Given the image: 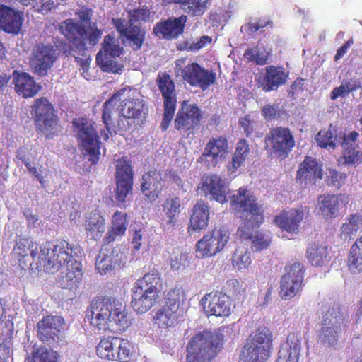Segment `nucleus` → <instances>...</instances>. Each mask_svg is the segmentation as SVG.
I'll list each match as a JSON object with an SVG mask.
<instances>
[{
  "mask_svg": "<svg viewBox=\"0 0 362 362\" xmlns=\"http://www.w3.org/2000/svg\"><path fill=\"white\" fill-rule=\"evenodd\" d=\"M204 313L207 316L227 317L231 313L229 296L221 291H211L201 300Z\"/></svg>",
  "mask_w": 362,
  "mask_h": 362,
  "instance_id": "nucleus-25",
  "label": "nucleus"
},
{
  "mask_svg": "<svg viewBox=\"0 0 362 362\" xmlns=\"http://www.w3.org/2000/svg\"><path fill=\"white\" fill-rule=\"evenodd\" d=\"M240 239L250 240L251 248L255 252H260L269 247L272 243V237L259 230L249 231L247 235H238Z\"/></svg>",
  "mask_w": 362,
  "mask_h": 362,
  "instance_id": "nucleus-49",
  "label": "nucleus"
},
{
  "mask_svg": "<svg viewBox=\"0 0 362 362\" xmlns=\"http://www.w3.org/2000/svg\"><path fill=\"white\" fill-rule=\"evenodd\" d=\"M346 175L337 171L336 170H329L327 175L328 185L337 186L338 187L344 182Z\"/></svg>",
  "mask_w": 362,
  "mask_h": 362,
  "instance_id": "nucleus-58",
  "label": "nucleus"
},
{
  "mask_svg": "<svg viewBox=\"0 0 362 362\" xmlns=\"http://www.w3.org/2000/svg\"><path fill=\"white\" fill-rule=\"evenodd\" d=\"M30 154V150L25 146H22L18 148L16 152V157L21 160L24 165L29 162V156Z\"/></svg>",
  "mask_w": 362,
  "mask_h": 362,
  "instance_id": "nucleus-63",
  "label": "nucleus"
},
{
  "mask_svg": "<svg viewBox=\"0 0 362 362\" xmlns=\"http://www.w3.org/2000/svg\"><path fill=\"white\" fill-rule=\"evenodd\" d=\"M347 266L354 274L362 272V235L356 240L350 248Z\"/></svg>",
  "mask_w": 362,
  "mask_h": 362,
  "instance_id": "nucleus-48",
  "label": "nucleus"
},
{
  "mask_svg": "<svg viewBox=\"0 0 362 362\" xmlns=\"http://www.w3.org/2000/svg\"><path fill=\"white\" fill-rule=\"evenodd\" d=\"M66 267V274L59 278L57 283L62 288L72 290L77 288L82 281V264L80 262L75 261Z\"/></svg>",
  "mask_w": 362,
  "mask_h": 362,
  "instance_id": "nucleus-40",
  "label": "nucleus"
},
{
  "mask_svg": "<svg viewBox=\"0 0 362 362\" xmlns=\"http://www.w3.org/2000/svg\"><path fill=\"white\" fill-rule=\"evenodd\" d=\"M25 362H59V354L45 346L30 344L24 346Z\"/></svg>",
  "mask_w": 362,
  "mask_h": 362,
  "instance_id": "nucleus-36",
  "label": "nucleus"
},
{
  "mask_svg": "<svg viewBox=\"0 0 362 362\" xmlns=\"http://www.w3.org/2000/svg\"><path fill=\"white\" fill-rule=\"evenodd\" d=\"M223 341V334L217 332H199L187 345L186 362H211L219 351Z\"/></svg>",
  "mask_w": 362,
  "mask_h": 362,
  "instance_id": "nucleus-8",
  "label": "nucleus"
},
{
  "mask_svg": "<svg viewBox=\"0 0 362 362\" xmlns=\"http://www.w3.org/2000/svg\"><path fill=\"white\" fill-rule=\"evenodd\" d=\"M72 124L83 158L87 159L91 165H95L101 154V142L95 122L85 117H78L74 119Z\"/></svg>",
  "mask_w": 362,
  "mask_h": 362,
  "instance_id": "nucleus-7",
  "label": "nucleus"
},
{
  "mask_svg": "<svg viewBox=\"0 0 362 362\" xmlns=\"http://www.w3.org/2000/svg\"><path fill=\"white\" fill-rule=\"evenodd\" d=\"M228 228L223 225L215 226L204 235L195 246L197 257L204 259L212 257L223 250L230 239Z\"/></svg>",
  "mask_w": 362,
  "mask_h": 362,
  "instance_id": "nucleus-13",
  "label": "nucleus"
},
{
  "mask_svg": "<svg viewBox=\"0 0 362 362\" xmlns=\"http://www.w3.org/2000/svg\"><path fill=\"white\" fill-rule=\"evenodd\" d=\"M303 264L295 262L282 276L279 291L282 299H291L300 290L303 281Z\"/></svg>",
  "mask_w": 362,
  "mask_h": 362,
  "instance_id": "nucleus-27",
  "label": "nucleus"
},
{
  "mask_svg": "<svg viewBox=\"0 0 362 362\" xmlns=\"http://www.w3.org/2000/svg\"><path fill=\"white\" fill-rule=\"evenodd\" d=\"M205 196L210 195V199L220 203L227 201L228 187L225 180L216 174H211L203 180L202 187Z\"/></svg>",
  "mask_w": 362,
  "mask_h": 362,
  "instance_id": "nucleus-30",
  "label": "nucleus"
},
{
  "mask_svg": "<svg viewBox=\"0 0 362 362\" xmlns=\"http://www.w3.org/2000/svg\"><path fill=\"white\" fill-rule=\"evenodd\" d=\"M167 175V171L155 168L142 175L140 190L148 200L155 201L160 197L164 189Z\"/></svg>",
  "mask_w": 362,
  "mask_h": 362,
  "instance_id": "nucleus-19",
  "label": "nucleus"
},
{
  "mask_svg": "<svg viewBox=\"0 0 362 362\" xmlns=\"http://www.w3.org/2000/svg\"><path fill=\"white\" fill-rule=\"evenodd\" d=\"M128 225L127 214L120 211H115L112 216L111 226L103 238L104 243L110 244L117 238L123 237Z\"/></svg>",
  "mask_w": 362,
  "mask_h": 362,
  "instance_id": "nucleus-39",
  "label": "nucleus"
},
{
  "mask_svg": "<svg viewBox=\"0 0 362 362\" xmlns=\"http://www.w3.org/2000/svg\"><path fill=\"white\" fill-rule=\"evenodd\" d=\"M73 251L74 246L64 240H57L52 246L49 242L43 243L40 245L38 262L35 268L55 273L76 261Z\"/></svg>",
  "mask_w": 362,
  "mask_h": 362,
  "instance_id": "nucleus-6",
  "label": "nucleus"
},
{
  "mask_svg": "<svg viewBox=\"0 0 362 362\" xmlns=\"http://www.w3.org/2000/svg\"><path fill=\"white\" fill-rule=\"evenodd\" d=\"M344 321V317L339 305L334 304L329 308L324 315L320 332L322 342L334 344L337 341V334Z\"/></svg>",
  "mask_w": 362,
  "mask_h": 362,
  "instance_id": "nucleus-21",
  "label": "nucleus"
},
{
  "mask_svg": "<svg viewBox=\"0 0 362 362\" xmlns=\"http://www.w3.org/2000/svg\"><path fill=\"white\" fill-rule=\"evenodd\" d=\"M210 0H172L191 16H201L207 10Z\"/></svg>",
  "mask_w": 362,
  "mask_h": 362,
  "instance_id": "nucleus-50",
  "label": "nucleus"
},
{
  "mask_svg": "<svg viewBox=\"0 0 362 362\" xmlns=\"http://www.w3.org/2000/svg\"><path fill=\"white\" fill-rule=\"evenodd\" d=\"M362 229V215L359 213L350 214L342 224L340 229V237L344 240L353 239L358 231Z\"/></svg>",
  "mask_w": 362,
  "mask_h": 362,
  "instance_id": "nucleus-47",
  "label": "nucleus"
},
{
  "mask_svg": "<svg viewBox=\"0 0 362 362\" xmlns=\"http://www.w3.org/2000/svg\"><path fill=\"white\" fill-rule=\"evenodd\" d=\"M264 74L258 80L259 86L266 92L276 90L284 85L288 77L281 66L269 65L265 69Z\"/></svg>",
  "mask_w": 362,
  "mask_h": 362,
  "instance_id": "nucleus-32",
  "label": "nucleus"
},
{
  "mask_svg": "<svg viewBox=\"0 0 362 362\" xmlns=\"http://www.w3.org/2000/svg\"><path fill=\"white\" fill-rule=\"evenodd\" d=\"M209 207L203 201H198L193 206L189 219L188 230L193 231L204 229L208 226Z\"/></svg>",
  "mask_w": 362,
  "mask_h": 362,
  "instance_id": "nucleus-42",
  "label": "nucleus"
},
{
  "mask_svg": "<svg viewBox=\"0 0 362 362\" xmlns=\"http://www.w3.org/2000/svg\"><path fill=\"white\" fill-rule=\"evenodd\" d=\"M250 153V144L245 139H240L237 144L230 161L227 164L228 174L235 177L238 169L246 160Z\"/></svg>",
  "mask_w": 362,
  "mask_h": 362,
  "instance_id": "nucleus-41",
  "label": "nucleus"
},
{
  "mask_svg": "<svg viewBox=\"0 0 362 362\" xmlns=\"http://www.w3.org/2000/svg\"><path fill=\"white\" fill-rule=\"evenodd\" d=\"M121 262L114 255L112 250L102 247L95 262V268L98 273L103 275L119 267Z\"/></svg>",
  "mask_w": 362,
  "mask_h": 362,
  "instance_id": "nucleus-45",
  "label": "nucleus"
},
{
  "mask_svg": "<svg viewBox=\"0 0 362 362\" xmlns=\"http://www.w3.org/2000/svg\"><path fill=\"white\" fill-rule=\"evenodd\" d=\"M232 264L238 269L247 268L252 263L250 252L245 245H238L232 256Z\"/></svg>",
  "mask_w": 362,
  "mask_h": 362,
  "instance_id": "nucleus-53",
  "label": "nucleus"
},
{
  "mask_svg": "<svg viewBox=\"0 0 362 362\" xmlns=\"http://www.w3.org/2000/svg\"><path fill=\"white\" fill-rule=\"evenodd\" d=\"M229 152V144L226 135L211 137L206 144L204 152L197 161L207 168H214L225 159Z\"/></svg>",
  "mask_w": 362,
  "mask_h": 362,
  "instance_id": "nucleus-18",
  "label": "nucleus"
},
{
  "mask_svg": "<svg viewBox=\"0 0 362 362\" xmlns=\"http://www.w3.org/2000/svg\"><path fill=\"white\" fill-rule=\"evenodd\" d=\"M132 345L125 339L117 337H103L96 346V354L102 359L129 362L132 356Z\"/></svg>",
  "mask_w": 362,
  "mask_h": 362,
  "instance_id": "nucleus-14",
  "label": "nucleus"
},
{
  "mask_svg": "<svg viewBox=\"0 0 362 362\" xmlns=\"http://www.w3.org/2000/svg\"><path fill=\"white\" fill-rule=\"evenodd\" d=\"M322 178V169L319 163L313 157L306 156L299 165L296 180L304 187L315 185L317 180Z\"/></svg>",
  "mask_w": 362,
  "mask_h": 362,
  "instance_id": "nucleus-29",
  "label": "nucleus"
},
{
  "mask_svg": "<svg viewBox=\"0 0 362 362\" xmlns=\"http://www.w3.org/2000/svg\"><path fill=\"white\" fill-rule=\"evenodd\" d=\"M307 257L310 264L315 267H321L329 261L327 246L312 245L307 250Z\"/></svg>",
  "mask_w": 362,
  "mask_h": 362,
  "instance_id": "nucleus-51",
  "label": "nucleus"
},
{
  "mask_svg": "<svg viewBox=\"0 0 362 362\" xmlns=\"http://www.w3.org/2000/svg\"><path fill=\"white\" fill-rule=\"evenodd\" d=\"M354 44L352 38L347 40L342 46H341L337 50L334 57V61H338L341 59L344 54L347 52L349 48Z\"/></svg>",
  "mask_w": 362,
  "mask_h": 362,
  "instance_id": "nucleus-64",
  "label": "nucleus"
},
{
  "mask_svg": "<svg viewBox=\"0 0 362 362\" xmlns=\"http://www.w3.org/2000/svg\"><path fill=\"white\" fill-rule=\"evenodd\" d=\"M230 206L242 221L237 231L238 235H247L249 231L259 228L264 221L262 206L247 189L240 188L236 194L230 197Z\"/></svg>",
  "mask_w": 362,
  "mask_h": 362,
  "instance_id": "nucleus-4",
  "label": "nucleus"
},
{
  "mask_svg": "<svg viewBox=\"0 0 362 362\" xmlns=\"http://www.w3.org/2000/svg\"><path fill=\"white\" fill-rule=\"evenodd\" d=\"M300 341L295 334H289L279 350L277 362H298Z\"/></svg>",
  "mask_w": 362,
  "mask_h": 362,
  "instance_id": "nucleus-37",
  "label": "nucleus"
},
{
  "mask_svg": "<svg viewBox=\"0 0 362 362\" xmlns=\"http://www.w3.org/2000/svg\"><path fill=\"white\" fill-rule=\"evenodd\" d=\"M32 112L35 123L40 131L52 132L56 121L53 105L47 98L41 97L36 99L32 106Z\"/></svg>",
  "mask_w": 362,
  "mask_h": 362,
  "instance_id": "nucleus-28",
  "label": "nucleus"
},
{
  "mask_svg": "<svg viewBox=\"0 0 362 362\" xmlns=\"http://www.w3.org/2000/svg\"><path fill=\"white\" fill-rule=\"evenodd\" d=\"M160 272L152 269L136 280L132 295V306L138 313H145L157 304L161 297Z\"/></svg>",
  "mask_w": 362,
  "mask_h": 362,
  "instance_id": "nucleus-5",
  "label": "nucleus"
},
{
  "mask_svg": "<svg viewBox=\"0 0 362 362\" xmlns=\"http://www.w3.org/2000/svg\"><path fill=\"white\" fill-rule=\"evenodd\" d=\"M272 341V334L267 327L257 328L250 334L238 362H266L269 356Z\"/></svg>",
  "mask_w": 362,
  "mask_h": 362,
  "instance_id": "nucleus-10",
  "label": "nucleus"
},
{
  "mask_svg": "<svg viewBox=\"0 0 362 362\" xmlns=\"http://www.w3.org/2000/svg\"><path fill=\"white\" fill-rule=\"evenodd\" d=\"M239 124L241 128L243 129L246 136L250 137L255 130L256 122L251 119L249 115H246L240 119Z\"/></svg>",
  "mask_w": 362,
  "mask_h": 362,
  "instance_id": "nucleus-59",
  "label": "nucleus"
},
{
  "mask_svg": "<svg viewBox=\"0 0 362 362\" xmlns=\"http://www.w3.org/2000/svg\"><path fill=\"white\" fill-rule=\"evenodd\" d=\"M202 117V112L196 104L182 105L175 116V128L180 133L194 134V130L199 128Z\"/></svg>",
  "mask_w": 362,
  "mask_h": 362,
  "instance_id": "nucleus-24",
  "label": "nucleus"
},
{
  "mask_svg": "<svg viewBox=\"0 0 362 362\" xmlns=\"http://www.w3.org/2000/svg\"><path fill=\"white\" fill-rule=\"evenodd\" d=\"M270 52L265 49H260L258 47L247 48L243 57L247 59L249 62H253L257 65H264L268 62Z\"/></svg>",
  "mask_w": 362,
  "mask_h": 362,
  "instance_id": "nucleus-54",
  "label": "nucleus"
},
{
  "mask_svg": "<svg viewBox=\"0 0 362 362\" xmlns=\"http://www.w3.org/2000/svg\"><path fill=\"white\" fill-rule=\"evenodd\" d=\"M129 20L127 23L134 25V23L138 21H146L149 18V12L146 9H134L129 11Z\"/></svg>",
  "mask_w": 362,
  "mask_h": 362,
  "instance_id": "nucleus-57",
  "label": "nucleus"
},
{
  "mask_svg": "<svg viewBox=\"0 0 362 362\" xmlns=\"http://www.w3.org/2000/svg\"><path fill=\"white\" fill-rule=\"evenodd\" d=\"M304 213L298 209L283 211L274 218V223L282 230L288 233L298 232L300 223L303 221Z\"/></svg>",
  "mask_w": 362,
  "mask_h": 362,
  "instance_id": "nucleus-35",
  "label": "nucleus"
},
{
  "mask_svg": "<svg viewBox=\"0 0 362 362\" xmlns=\"http://www.w3.org/2000/svg\"><path fill=\"white\" fill-rule=\"evenodd\" d=\"M211 38L210 37L204 35L201 37L197 42L192 43L189 46V49L191 51H197L211 43Z\"/></svg>",
  "mask_w": 362,
  "mask_h": 362,
  "instance_id": "nucleus-62",
  "label": "nucleus"
},
{
  "mask_svg": "<svg viewBox=\"0 0 362 362\" xmlns=\"http://www.w3.org/2000/svg\"><path fill=\"white\" fill-rule=\"evenodd\" d=\"M185 59L175 62V73L181 76L184 81L194 87H199L203 90L209 88L216 81V74L209 69L202 67L197 62L185 64Z\"/></svg>",
  "mask_w": 362,
  "mask_h": 362,
  "instance_id": "nucleus-11",
  "label": "nucleus"
},
{
  "mask_svg": "<svg viewBox=\"0 0 362 362\" xmlns=\"http://www.w3.org/2000/svg\"><path fill=\"white\" fill-rule=\"evenodd\" d=\"M156 85L163 98L164 112L160 128L167 130L174 115L177 104L175 85L170 76L166 72L159 73L156 78Z\"/></svg>",
  "mask_w": 362,
  "mask_h": 362,
  "instance_id": "nucleus-16",
  "label": "nucleus"
},
{
  "mask_svg": "<svg viewBox=\"0 0 362 362\" xmlns=\"http://www.w3.org/2000/svg\"><path fill=\"white\" fill-rule=\"evenodd\" d=\"M261 112L266 120H272L279 116L277 105H265L262 107Z\"/></svg>",
  "mask_w": 362,
  "mask_h": 362,
  "instance_id": "nucleus-60",
  "label": "nucleus"
},
{
  "mask_svg": "<svg viewBox=\"0 0 362 362\" xmlns=\"http://www.w3.org/2000/svg\"><path fill=\"white\" fill-rule=\"evenodd\" d=\"M185 291L180 287L170 289L165 295V303L155 311L152 317L154 326L160 329L174 327L182 316L181 300Z\"/></svg>",
  "mask_w": 362,
  "mask_h": 362,
  "instance_id": "nucleus-9",
  "label": "nucleus"
},
{
  "mask_svg": "<svg viewBox=\"0 0 362 362\" xmlns=\"http://www.w3.org/2000/svg\"><path fill=\"white\" fill-rule=\"evenodd\" d=\"M56 59V50L54 46L40 42L33 47L30 62L35 73L40 76H45Z\"/></svg>",
  "mask_w": 362,
  "mask_h": 362,
  "instance_id": "nucleus-22",
  "label": "nucleus"
},
{
  "mask_svg": "<svg viewBox=\"0 0 362 362\" xmlns=\"http://www.w3.org/2000/svg\"><path fill=\"white\" fill-rule=\"evenodd\" d=\"M266 27H273V22L269 18H257L245 25V30L248 34H252Z\"/></svg>",
  "mask_w": 362,
  "mask_h": 362,
  "instance_id": "nucleus-56",
  "label": "nucleus"
},
{
  "mask_svg": "<svg viewBox=\"0 0 362 362\" xmlns=\"http://www.w3.org/2000/svg\"><path fill=\"white\" fill-rule=\"evenodd\" d=\"M64 325V320L60 316H43L37 325V337L42 343L52 345L60 339Z\"/></svg>",
  "mask_w": 362,
  "mask_h": 362,
  "instance_id": "nucleus-23",
  "label": "nucleus"
},
{
  "mask_svg": "<svg viewBox=\"0 0 362 362\" xmlns=\"http://www.w3.org/2000/svg\"><path fill=\"white\" fill-rule=\"evenodd\" d=\"M123 50L118 40L112 35L105 36L102 48L96 55V62L100 69L105 72L120 74L124 66L117 61V58L123 53Z\"/></svg>",
  "mask_w": 362,
  "mask_h": 362,
  "instance_id": "nucleus-15",
  "label": "nucleus"
},
{
  "mask_svg": "<svg viewBox=\"0 0 362 362\" xmlns=\"http://www.w3.org/2000/svg\"><path fill=\"white\" fill-rule=\"evenodd\" d=\"M38 249L40 246L30 237L23 235L16 237L13 254L21 269H34L32 265L33 261L36 258L38 259Z\"/></svg>",
  "mask_w": 362,
  "mask_h": 362,
  "instance_id": "nucleus-20",
  "label": "nucleus"
},
{
  "mask_svg": "<svg viewBox=\"0 0 362 362\" xmlns=\"http://www.w3.org/2000/svg\"><path fill=\"white\" fill-rule=\"evenodd\" d=\"M185 255L179 252H173L170 257V265L173 269H179L182 266H184V261H185Z\"/></svg>",
  "mask_w": 362,
  "mask_h": 362,
  "instance_id": "nucleus-61",
  "label": "nucleus"
},
{
  "mask_svg": "<svg viewBox=\"0 0 362 362\" xmlns=\"http://www.w3.org/2000/svg\"><path fill=\"white\" fill-rule=\"evenodd\" d=\"M317 206L325 219L332 220L339 214V197L334 194L320 195Z\"/></svg>",
  "mask_w": 362,
  "mask_h": 362,
  "instance_id": "nucleus-43",
  "label": "nucleus"
},
{
  "mask_svg": "<svg viewBox=\"0 0 362 362\" xmlns=\"http://www.w3.org/2000/svg\"><path fill=\"white\" fill-rule=\"evenodd\" d=\"M186 22L187 16L184 15L179 18H169L166 21L157 23L153 33L160 38L177 39L183 33Z\"/></svg>",
  "mask_w": 362,
  "mask_h": 362,
  "instance_id": "nucleus-31",
  "label": "nucleus"
},
{
  "mask_svg": "<svg viewBox=\"0 0 362 362\" xmlns=\"http://www.w3.org/2000/svg\"><path fill=\"white\" fill-rule=\"evenodd\" d=\"M87 312L90 325L99 331L122 332L129 326L125 306L115 299H94Z\"/></svg>",
  "mask_w": 362,
  "mask_h": 362,
  "instance_id": "nucleus-2",
  "label": "nucleus"
},
{
  "mask_svg": "<svg viewBox=\"0 0 362 362\" xmlns=\"http://www.w3.org/2000/svg\"><path fill=\"white\" fill-rule=\"evenodd\" d=\"M163 214L165 220V226L173 228L177 222V216L181 212V202L178 197H168L163 204Z\"/></svg>",
  "mask_w": 362,
  "mask_h": 362,
  "instance_id": "nucleus-46",
  "label": "nucleus"
},
{
  "mask_svg": "<svg viewBox=\"0 0 362 362\" xmlns=\"http://www.w3.org/2000/svg\"><path fill=\"white\" fill-rule=\"evenodd\" d=\"M75 15L79 21L69 18L59 23V33L79 50L86 49L87 46L91 47L96 45L103 33L95 23L90 25L92 10L82 8L76 10Z\"/></svg>",
  "mask_w": 362,
  "mask_h": 362,
  "instance_id": "nucleus-3",
  "label": "nucleus"
},
{
  "mask_svg": "<svg viewBox=\"0 0 362 362\" xmlns=\"http://www.w3.org/2000/svg\"><path fill=\"white\" fill-rule=\"evenodd\" d=\"M13 83L16 92L25 98L33 97L41 88V86L36 83L34 78L28 73L19 72L16 70L13 72Z\"/></svg>",
  "mask_w": 362,
  "mask_h": 362,
  "instance_id": "nucleus-34",
  "label": "nucleus"
},
{
  "mask_svg": "<svg viewBox=\"0 0 362 362\" xmlns=\"http://www.w3.org/2000/svg\"><path fill=\"white\" fill-rule=\"evenodd\" d=\"M317 145L322 148L330 147L334 148L337 139V128L331 124L327 130L320 131L315 137Z\"/></svg>",
  "mask_w": 362,
  "mask_h": 362,
  "instance_id": "nucleus-52",
  "label": "nucleus"
},
{
  "mask_svg": "<svg viewBox=\"0 0 362 362\" xmlns=\"http://www.w3.org/2000/svg\"><path fill=\"white\" fill-rule=\"evenodd\" d=\"M83 226L88 237L98 240L105 231V221L100 213L91 212L86 217Z\"/></svg>",
  "mask_w": 362,
  "mask_h": 362,
  "instance_id": "nucleus-44",
  "label": "nucleus"
},
{
  "mask_svg": "<svg viewBox=\"0 0 362 362\" xmlns=\"http://www.w3.org/2000/svg\"><path fill=\"white\" fill-rule=\"evenodd\" d=\"M115 199L124 204L129 195H132L134 184V172L131 161L127 156L116 160L115 163Z\"/></svg>",
  "mask_w": 362,
  "mask_h": 362,
  "instance_id": "nucleus-17",
  "label": "nucleus"
},
{
  "mask_svg": "<svg viewBox=\"0 0 362 362\" xmlns=\"http://www.w3.org/2000/svg\"><path fill=\"white\" fill-rule=\"evenodd\" d=\"M358 136V133L354 131L349 135L344 134L342 137L339 138L338 142L341 146H344L343 158L345 163L359 165L362 163V153L354 147Z\"/></svg>",
  "mask_w": 362,
  "mask_h": 362,
  "instance_id": "nucleus-38",
  "label": "nucleus"
},
{
  "mask_svg": "<svg viewBox=\"0 0 362 362\" xmlns=\"http://www.w3.org/2000/svg\"><path fill=\"white\" fill-rule=\"evenodd\" d=\"M226 291L229 294V298L233 300H240L245 293L243 281H240L236 279H231L227 281Z\"/></svg>",
  "mask_w": 362,
  "mask_h": 362,
  "instance_id": "nucleus-55",
  "label": "nucleus"
},
{
  "mask_svg": "<svg viewBox=\"0 0 362 362\" xmlns=\"http://www.w3.org/2000/svg\"><path fill=\"white\" fill-rule=\"evenodd\" d=\"M23 21L21 13L13 9L0 6V28L8 34L17 35L20 33Z\"/></svg>",
  "mask_w": 362,
  "mask_h": 362,
  "instance_id": "nucleus-33",
  "label": "nucleus"
},
{
  "mask_svg": "<svg viewBox=\"0 0 362 362\" xmlns=\"http://www.w3.org/2000/svg\"><path fill=\"white\" fill-rule=\"evenodd\" d=\"M295 145L294 136L288 127H272L264 137L265 149L271 156L280 160L288 158Z\"/></svg>",
  "mask_w": 362,
  "mask_h": 362,
  "instance_id": "nucleus-12",
  "label": "nucleus"
},
{
  "mask_svg": "<svg viewBox=\"0 0 362 362\" xmlns=\"http://www.w3.org/2000/svg\"><path fill=\"white\" fill-rule=\"evenodd\" d=\"M147 107L130 88H121L114 93L103 105L102 121L107 132L101 131L105 141L112 131L122 134L133 125H141L146 120Z\"/></svg>",
  "mask_w": 362,
  "mask_h": 362,
  "instance_id": "nucleus-1",
  "label": "nucleus"
},
{
  "mask_svg": "<svg viewBox=\"0 0 362 362\" xmlns=\"http://www.w3.org/2000/svg\"><path fill=\"white\" fill-rule=\"evenodd\" d=\"M116 30L124 44L129 45L133 50L141 49L145 41L146 32L141 26L127 23L124 19H112Z\"/></svg>",
  "mask_w": 362,
  "mask_h": 362,
  "instance_id": "nucleus-26",
  "label": "nucleus"
}]
</instances>
